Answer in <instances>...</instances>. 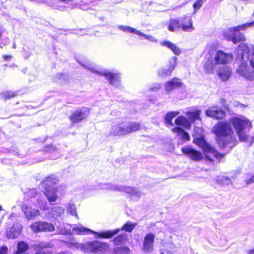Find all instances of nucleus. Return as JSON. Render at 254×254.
I'll list each match as a JSON object with an SVG mask.
<instances>
[{"label": "nucleus", "mask_w": 254, "mask_h": 254, "mask_svg": "<svg viewBox=\"0 0 254 254\" xmlns=\"http://www.w3.org/2000/svg\"><path fill=\"white\" fill-rule=\"evenodd\" d=\"M203 3L202 0H198L193 5V7L194 9V13H195L198 9H199L202 6Z\"/></svg>", "instance_id": "43"}, {"label": "nucleus", "mask_w": 254, "mask_h": 254, "mask_svg": "<svg viewBox=\"0 0 254 254\" xmlns=\"http://www.w3.org/2000/svg\"><path fill=\"white\" fill-rule=\"evenodd\" d=\"M248 254H254V250L249 251Z\"/></svg>", "instance_id": "53"}, {"label": "nucleus", "mask_w": 254, "mask_h": 254, "mask_svg": "<svg viewBox=\"0 0 254 254\" xmlns=\"http://www.w3.org/2000/svg\"><path fill=\"white\" fill-rule=\"evenodd\" d=\"M254 183V175L249 180H247L246 183L248 185Z\"/></svg>", "instance_id": "49"}, {"label": "nucleus", "mask_w": 254, "mask_h": 254, "mask_svg": "<svg viewBox=\"0 0 254 254\" xmlns=\"http://www.w3.org/2000/svg\"><path fill=\"white\" fill-rule=\"evenodd\" d=\"M172 131L177 133L179 135L181 136V139L185 141H189L190 139L189 134L185 131L182 128L179 127H175L172 129Z\"/></svg>", "instance_id": "27"}, {"label": "nucleus", "mask_w": 254, "mask_h": 254, "mask_svg": "<svg viewBox=\"0 0 254 254\" xmlns=\"http://www.w3.org/2000/svg\"><path fill=\"white\" fill-rule=\"evenodd\" d=\"M58 191V188L55 189L51 188L46 189L44 194L50 203L54 202L57 201L58 197L57 194Z\"/></svg>", "instance_id": "23"}, {"label": "nucleus", "mask_w": 254, "mask_h": 254, "mask_svg": "<svg viewBox=\"0 0 254 254\" xmlns=\"http://www.w3.org/2000/svg\"><path fill=\"white\" fill-rule=\"evenodd\" d=\"M89 114L88 109L81 108L73 112L70 117V120L73 123H78L86 119Z\"/></svg>", "instance_id": "16"}, {"label": "nucleus", "mask_w": 254, "mask_h": 254, "mask_svg": "<svg viewBox=\"0 0 254 254\" xmlns=\"http://www.w3.org/2000/svg\"><path fill=\"white\" fill-rule=\"evenodd\" d=\"M209 57L203 65L205 71L209 73H214L218 65H224L230 63L233 59L231 53H226L221 50H211L208 52Z\"/></svg>", "instance_id": "2"}, {"label": "nucleus", "mask_w": 254, "mask_h": 254, "mask_svg": "<svg viewBox=\"0 0 254 254\" xmlns=\"http://www.w3.org/2000/svg\"><path fill=\"white\" fill-rule=\"evenodd\" d=\"M250 64L252 68L254 69V58H252L250 60Z\"/></svg>", "instance_id": "50"}, {"label": "nucleus", "mask_w": 254, "mask_h": 254, "mask_svg": "<svg viewBox=\"0 0 254 254\" xmlns=\"http://www.w3.org/2000/svg\"><path fill=\"white\" fill-rule=\"evenodd\" d=\"M179 111H173L168 113L165 117V121L167 124L170 126H173V123L172 121V119L180 114Z\"/></svg>", "instance_id": "28"}, {"label": "nucleus", "mask_w": 254, "mask_h": 254, "mask_svg": "<svg viewBox=\"0 0 254 254\" xmlns=\"http://www.w3.org/2000/svg\"><path fill=\"white\" fill-rule=\"evenodd\" d=\"M30 193L32 195V197L36 198L37 202L40 208H41V206L42 205L44 206V204H46V201L44 199L43 197L41 196L40 192H37L35 190H32Z\"/></svg>", "instance_id": "30"}, {"label": "nucleus", "mask_w": 254, "mask_h": 254, "mask_svg": "<svg viewBox=\"0 0 254 254\" xmlns=\"http://www.w3.org/2000/svg\"><path fill=\"white\" fill-rule=\"evenodd\" d=\"M118 28L125 32L128 33H133L136 35L144 37V38L150 42L156 43L157 40L153 36L149 35H146L141 31L128 26L119 25Z\"/></svg>", "instance_id": "12"}, {"label": "nucleus", "mask_w": 254, "mask_h": 254, "mask_svg": "<svg viewBox=\"0 0 254 254\" xmlns=\"http://www.w3.org/2000/svg\"><path fill=\"white\" fill-rule=\"evenodd\" d=\"M31 229L35 233L40 232H53L55 230V226L51 223L47 222H38L31 225Z\"/></svg>", "instance_id": "13"}, {"label": "nucleus", "mask_w": 254, "mask_h": 254, "mask_svg": "<svg viewBox=\"0 0 254 254\" xmlns=\"http://www.w3.org/2000/svg\"><path fill=\"white\" fill-rule=\"evenodd\" d=\"M170 246L171 248H172L173 247H174V245L172 244H170Z\"/></svg>", "instance_id": "57"}, {"label": "nucleus", "mask_w": 254, "mask_h": 254, "mask_svg": "<svg viewBox=\"0 0 254 254\" xmlns=\"http://www.w3.org/2000/svg\"><path fill=\"white\" fill-rule=\"evenodd\" d=\"M252 139H253V141L254 142V136L253 137Z\"/></svg>", "instance_id": "58"}, {"label": "nucleus", "mask_w": 254, "mask_h": 254, "mask_svg": "<svg viewBox=\"0 0 254 254\" xmlns=\"http://www.w3.org/2000/svg\"><path fill=\"white\" fill-rule=\"evenodd\" d=\"M249 53V48L246 44L238 47L236 51V59L241 62V64L237 69V73L246 79L253 81L254 80V70L251 69L248 64Z\"/></svg>", "instance_id": "3"}, {"label": "nucleus", "mask_w": 254, "mask_h": 254, "mask_svg": "<svg viewBox=\"0 0 254 254\" xmlns=\"http://www.w3.org/2000/svg\"><path fill=\"white\" fill-rule=\"evenodd\" d=\"M140 124L132 122H123L113 125L109 130V135L123 136L131 133L140 129Z\"/></svg>", "instance_id": "4"}, {"label": "nucleus", "mask_w": 254, "mask_h": 254, "mask_svg": "<svg viewBox=\"0 0 254 254\" xmlns=\"http://www.w3.org/2000/svg\"><path fill=\"white\" fill-rule=\"evenodd\" d=\"M13 47V48H14V49L16 48V45H15V44H14Z\"/></svg>", "instance_id": "56"}, {"label": "nucleus", "mask_w": 254, "mask_h": 254, "mask_svg": "<svg viewBox=\"0 0 254 254\" xmlns=\"http://www.w3.org/2000/svg\"><path fill=\"white\" fill-rule=\"evenodd\" d=\"M181 84L180 79L177 78H173L171 80L167 82L165 84V91L168 93H170L175 88L180 86Z\"/></svg>", "instance_id": "24"}, {"label": "nucleus", "mask_w": 254, "mask_h": 254, "mask_svg": "<svg viewBox=\"0 0 254 254\" xmlns=\"http://www.w3.org/2000/svg\"><path fill=\"white\" fill-rule=\"evenodd\" d=\"M181 29L185 32H191L194 30L190 16L185 15L179 17Z\"/></svg>", "instance_id": "17"}, {"label": "nucleus", "mask_w": 254, "mask_h": 254, "mask_svg": "<svg viewBox=\"0 0 254 254\" xmlns=\"http://www.w3.org/2000/svg\"><path fill=\"white\" fill-rule=\"evenodd\" d=\"M213 132L217 136L219 146L229 151L237 144V140L231 124L227 122H219L212 129Z\"/></svg>", "instance_id": "1"}, {"label": "nucleus", "mask_w": 254, "mask_h": 254, "mask_svg": "<svg viewBox=\"0 0 254 254\" xmlns=\"http://www.w3.org/2000/svg\"><path fill=\"white\" fill-rule=\"evenodd\" d=\"M21 231V225L18 223H14L12 227L6 230V237L8 239H15L19 236Z\"/></svg>", "instance_id": "20"}, {"label": "nucleus", "mask_w": 254, "mask_h": 254, "mask_svg": "<svg viewBox=\"0 0 254 254\" xmlns=\"http://www.w3.org/2000/svg\"><path fill=\"white\" fill-rule=\"evenodd\" d=\"M217 183L221 186H227L231 184V180L226 176H218L216 179Z\"/></svg>", "instance_id": "33"}, {"label": "nucleus", "mask_w": 254, "mask_h": 254, "mask_svg": "<svg viewBox=\"0 0 254 254\" xmlns=\"http://www.w3.org/2000/svg\"><path fill=\"white\" fill-rule=\"evenodd\" d=\"M7 248L6 246H2L0 248V254H6Z\"/></svg>", "instance_id": "47"}, {"label": "nucleus", "mask_w": 254, "mask_h": 254, "mask_svg": "<svg viewBox=\"0 0 254 254\" xmlns=\"http://www.w3.org/2000/svg\"><path fill=\"white\" fill-rule=\"evenodd\" d=\"M16 95V93L12 91H5L1 93V97L5 99H9L15 97Z\"/></svg>", "instance_id": "40"}, {"label": "nucleus", "mask_w": 254, "mask_h": 254, "mask_svg": "<svg viewBox=\"0 0 254 254\" xmlns=\"http://www.w3.org/2000/svg\"><path fill=\"white\" fill-rule=\"evenodd\" d=\"M205 114L208 117L216 119H221L225 115V112L221 108L216 106H213L207 109Z\"/></svg>", "instance_id": "19"}, {"label": "nucleus", "mask_w": 254, "mask_h": 254, "mask_svg": "<svg viewBox=\"0 0 254 254\" xmlns=\"http://www.w3.org/2000/svg\"><path fill=\"white\" fill-rule=\"evenodd\" d=\"M185 114L191 122H194L195 120L200 119V111L199 110L192 112L187 111Z\"/></svg>", "instance_id": "29"}, {"label": "nucleus", "mask_w": 254, "mask_h": 254, "mask_svg": "<svg viewBox=\"0 0 254 254\" xmlns=\"http://www.w3.org/2000/svg\"><path fill=\"white\" fill-rule=\"evenodd\" d=\"M58 182V179L52 175L46 177L44 183L47 186H52V185L56 184Z\"/></svg>", "instance_id": "37"}, {"label": "nucleus", "mask_w": 254, "mask_h": 254, "mask_svg": "<svg viewBox=\"0 0 254 254\" xmlns=\"http://www.w3.org/2000/svg\"><path fill=\"white\" fill-rule=\"evenodd\" d=\"M161 45L162 46L166 47L168 49H170L176 55H179L181 53L180 49L178 48L175 44L169 41L162 42Z\"/></svg>", "instance_id": "26"}, {"label": "nucleus", "mask_w": 254, "mask_h": 254, "mask_svg": "<svg viewBox=\"0 0 254 254\" xmlns=\"http://www.w3.org/2000/svg\"><path fill=\"white\" fill-rule=\"evenodd\" d=\"M109 249V245L106 243L98 242L97 241H92L85 244V250L88 253L89 252L96 253L97 252H103L107 251Z\"/></svg>", "instance_id": "11"}, {"label": "nucleus", "mask_w": 254, "mask_h": 254, "mask_svg": "<svg viewBox=\"0 0 254 254\" xmlns=\"http://www.w3.org/2000/svg\"><path fill=\"white\" fill-rule=\"evenodd\" d=\"M64 208L62 207H55L52 209L51 213L54 218H57L63 215Z\"/></svg>", "instance_id": "35"}, {"label": "nucleus", "mask_w": 254, "mask_h": 254, "mask_svg": "<svg viewBox=\"0 0 254 254\" xmlns=\"http://www.w3.org/2000/svg\"><path fill=\"white\" fill-rule=\"evenodd\" d=\"M3 58L4 60H7L9 58H11L12 56L11 55H4L3 56Z\"/></svg>", "instance_id": "51"}, {"label": "nucleus", "mask_w": 254, "mask_h": 254, "mask_svg": "<svg viewBox=\"0 0 254 254\" xmlns=\"http://www.w3.org/2000/svg\"><path fill=\"white\" fill-rule=\"evenodd\" d=\"M85 244H83L81 243H78L75 242H71L69 243L68 247L70 248L73 249H80L81 251L83 252H86V250H85Z\"/></svg>", "instance_id": "38"}, {"label": "nucleus", "mask_w": 254, "mask_h": 254, "mask_svg": "<svg viewBox=\"0 0 254 254\" xmlns=\"http://www.w3.org/2000/svg\"><path fill=\"white\" fill-rule=\"evenodd\" d=\"M155 236L152 233L146 235L143 240L142 250L145 253H150L153 251Z\"/></svg>", "instance_id": "15"}, {"label": "nucleus", "mask_w": 254, "mask_h": 254, "mask_svg": "<svg viewBox=\"0 0 254 254\" xmlns=\"http://www.w3.org/2000/svg\"><path fill=\"white\" fill-rule=\"evenodd\" d=\"M28 245L23 241L19 242L17 244V250L15 254H21L27 251L28 249Z\"/></svg>", "instance_id": "34"}, {"label": "nucleus", "mask_w": 254, "mask_h": 254, "mask_svg": "<svg viewBox=\"0 0 254 254\" xmlns=\"http://www.w3.org/2000/svg\"><path fill=\"white\" fill-rule=\"evenodd\" d=\"M66 209L67 212H69L71 215L77 217L76 208L74 204L68 203Z\"/></svg>", "instance_id": "39"}, {"label": "nucleus", "mask_w": 254, "mask_h": 254, "mask_svg": "<svg viewBox=\"0 0 254 254\" xmlns=\"http://www.w3.org/2000/svg\"><path fill=\"white\" fill-rule=\"evenodd\" d=\"M1 208H2V207H1V206L0 205V211L1 210Z\"/></svg>", "instance_id": "59"}, {"label": "nucleus", "mask_w": 254, "mask_h": 254, "mask_svg": "<svg viewBox=\"0 0 254 254\" xmlns=\"http://www.w3.org/2000/svg\"><path fill=\"white\" fill-rule=\"evenodd\" d=\"M182 151L188 158L193 161H199L203 158V156L201 152L190 147H184L182 149Z\"/></svg>", "instance_id": "14"}, {"label": "nucleus", "mask_w": 254, "mask_h": 254, "mask_svg": "<svg viewBox=\"0 0 254 254\" xmlns=\"http://www.w3.org/2000/svg\"><path fill=\"white\" fill-rule=\"evenodd\" d=\"M102 188L111 190H117L120 192H125L127 194H129L132 199L136 200L139 198L143 195V193L137 188L119 185L107 184L104 185Z\"/></svg>", "instance_id": "10"}, {"label": "nucleus", "mask_w": 254, "mask_h": 254, "mask_svg": "<svg viewBox=\"0 0 254 254\" xmlns=\"http://www.w3.org/2000/svg\"><path fill=\"white\" fill-rule=\"evenodd\" d=\"M162 87V85L159 83H154L151 85L148 88V91L157 92Z\"/></svg>", "instance_id": "41"}, {"label": "nucleus", "mask_w": 254, "mask_h": 254, "mask_svg": "<svg viewBox=\"0 0 254 254\" xmlns=\"http://www.w3.org/2000/svg\"><path fill=\"white\" fill-rule=\"evenodd\" d=\"M70 233V229H67L65 228L64 229H59V233L61 234H65L67 235Z\"/></svg>", "instance_id": "46"}, {"label": "nucleus", "mask_w": 254, "mask_h": 254, "mask_svg": "<svg viewBox=\"0 0 254 254\" xmlns=\"http://www.w3.org/2000/svg\"><path fill=\"white\" fill-rule=\"evenodd\" d=\"M196 130H201L200 128H196L194 129V131H195Z\"/></svg>", "instance_id": "55"}, {"label": "nucleus", "mask_w": 254, "mask_h": 254, "mask_svg": "<svg viewBox=\"0 0 254 254\" xmlns=\"http://www.w3.org/2000/svg\"><path fill=\"white\" fill-rule=\"evenodd\" d=\"M72 231L77 235H88L90 233L94 234L95 237L98 238H111L119 232V229L111 231H105L96 232L90 229L84 227L80 224L74 225L72 228Z\"/></svg>", "instance_id": "8"}, {"label": "nucleus", "mask_w": 254, "mask_h": 254, "mask_svg": "<svg viewBox=\"0 0 254 254\" xmlns=\"http://www.w3.org/2000/svg\"><path fill=\"white\" fill-rule=\"evenodd\" d=\"M130 250L127 247L119 248L117 250L118 254H129Z\"/></svg>", "instance_id": "42"}, {"label": "nucleus", "mask_w": 254, "mask_h": 254, "mask_svg": "<svg viewBox=\"0 0 254 254\" xmlns=\"http://www.w3.org/2000/svg\"><path fill=\"white\" fill-rule=\"evenodd\" d=\"M45 150L47 152H52L55 151L56 148L53 145H49L46 146Z\"/></svg>", "instance_id": "45"}, {"label": "nucleus", "mask_w": 254, "mask_h": 254, "mask_svg": "<svg viewBox=\"0 0 254 254\" xmlns=\"http://www.w3.org/2000/svg\"><path fill=\"white\" fill-rule=\"evenodd\" d=\"M39 247L41 249H44L47 248H51V246L50 243H46V242H42L39 245Z\"/></svg>", "instance_id": "44"}, {"label": "nucleus", "mask_w": 254, "mask_h": 254, "mask_svg": "<svg viewBox=\"0 0 254 254\" xmlns=\"http://www.w3.org/2000/svg\"><path fill=\"white\" fill-rule=\"evenodd\" d=\"M187 2H184V3H183L182 4H181V5H179L178 7L179 8H181V7H182V6H183L187 4Z\"/></svg>", "instance_id": "52"}, {"label": "nucleus", "mask_w": 254, "mask_h": 254, "mask_svg": "<svg viewBox=\"0 0 254 254\" xmlns=\"http://www.w3.org/2000/svg\"><path fill=\"white\" fill-rule=\"evenodd\" d=\"M177 60V58L176 57L171 58L169 61V66L168 68L162 67L158 70V75L161 77H164L171 75V73L176 67Z\"/></svg>", "instance_id": "18"}, {"label": "nucleus", "mask_w": 254, "mask_h": 254, "mask_svg": "<svg viewBox=\"0 0 254 254\" xmlns=\"http://www.w3.org/2000/svg\"><path fill=\"white\" fill-rule=\"evenodd\" d=\"M127 238V235L126 234L120 235L114 238L113 242L116 245H119L121 244L126 242Z\"/></svg>", "instance_id": "36"}, {"label": "nucleus", "mask_w": 254, "mask_h": 254, "mask_svg": "<svg viewBox=\"0 0 254 254\" xmlns=\"http://www.w3.org/2000/svg\"><path fill=\"white\" fill-rule=\"evenodd\" d=\"M22 210L25 217L28 219H31L40 215V212L39 210L33 208L30 206L25 204H23L22 206Z\"/></svg>", "instance_id": "21"}, {"label": "nucleus", "mask_w": 254, "mask_h": 254, "mask_svg": "<svg viewBox=\"0 0 254 254\" xmlns=\"http://www.w3.org/2000/svg\"><path fill=\"white\" fill-rule=\"evenodd\" d=\"M175 122L177 125H182L186 127H190V123L188 120L182 116L177 118Z\"/></svg>", "instance_id": "31"}, {"label": "nucleus", "mask_w": 254, "mask_h": 254, "mask_svg": "<svg viewBox=\"0 0 254 254\" xmlns=\"http://www.w3.org/2000/svg\"><path fill=\"white\" fill-rule=\"evenodd\" d=\"M136 226V223H133L130 221H127L122 226L121 229H119V231L117 233H118L120 230L124 231L129 233L131 232Z\"/></svg>", "instance_id": "32"}, {"label": "nucleus", "mask_w": 254, "mask_h": 254, "mask_svg": "<svg viewBox=\"0 0 254 254\" xmlns=\"http://www.w3.org/2000/svg\"><path fill=\"white\" fill-rule=\"evenodd\" d=\"M181 29L179 17L170 20L168 30L172 32L178 31Z\"/></svg>", "instance_id": "25"}, {"label": "nucleus", "mask_w": 254, "mask_h": 254, "mask_svg": "<svg viewBox=\"0 0 254 254\" xmlns=\"http://www.w3.org/2000/svg\"><path fill=\"white\" fill-rule=\"evenodd\" d=\"M231 123L235 128L240 140L247 141V132L252 127L251 122L245 117L241 116L231 119Z\"/></svg>", "instance_id": "5"}, {"label": "nucleus", "mask_w": 254, "mask_h": 254, "mask_svg": "<svg viewBox=\"0 0 254 254\" xmlns=\"http://www.w3.org/2000/svg\"><path fill=\"white\" fill-rule=\"evenodd\" d=\"M252 26H254V21L226 29L224 32V35L227 40L232 41L234 44H237L246 40L244 35L241 33L240 31L245 30Z\"/></svg>", "instance_id": "6"}, {"label": "nucleus", "mask_w": 254, "mask_h": 254, "mask_svg": "<svg viewBox=\"0 0 254 254\" xmlns=\"http://www.w3.org/2000/svg\"><path fill=\"white\" fill-rule=\"evenodd\" d=\"M76 60L79 64L84 67L88 69L91 72L103 75L113 86L119 87L120 85V77L117 73H112L107 70L100 73L96 68L93 67L90 64L86 62H82L79 60L76 59Z\"/></svg>", "instance_id": "9"}, {"label": "nucleus", "mask_w": 254, "mask_h": 254, "mask_svg": "<svg viewBox=\"0 0 254 254\" xmlns=\"http://www.w3.org/2000/svg\"><path fill=\"white\" fill-rule=\"evenodd\" d=\"M193 142L202 148L205 158L207 160L212 161V158L213 157H214L217 160H220L224 156V155L218 153L214 147L208 143L202 136L195 137L193 140Z\"/></svg>", "instance_id": "7"}, {"label": "nucleus", "mask_w": 254, "mask_h": 254, "mask_svg": "<svg viewBox=\"0 0 254 254\" xmlns=\"http://www.w3.org/2000/svg\"><path fill=\"white\" fill-rule=\"evenodd\" d=\"M252 53H253V57L254 58V46H253L252 48Z\"/></svg>", "instance_id": "54"}, {"label": "nucleus", "mask_w": 254, "mask_h": 254, "mask_svg": "<svg viewBox=\"0 0 254 254\" xmlns=\"http://www.w3.org/2000/svg\"><path fill=\"white\" fill-rule=\"evenodd\" d=\"M217 73L221 79L225 81L229 79L232 75L231 68L228 66H222L217 68Z\"/></svg>", "instance_id": "22"}, {"label": "nucleus", "mask_w": 254, "mask_h": 254, "mask_svg": "<svg viewBox=\"0 0 254 254\" xmlns=\"http://www.w3.org/2000/svg\"><path fill=\"white\" fill-rule=\"evenodd\" d=\"M161 254H173V252L172 250H162Z\"/></svg>", "instance_id": "48"}]
</instances>
